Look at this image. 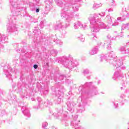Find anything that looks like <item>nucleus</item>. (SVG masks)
Wrapping results in <instances>:
<instances>
[{
  "instance_id": "obj_25",
  "label": "nucleus",
  "mask_w": 129,
  "mask_h": 129,
  "mask_svg": "<svg viewBox=\"0 0 129 129\" xmlns=\"http://www.w3.org/2000/svg\"><path fill=\"white\" fill-rule=\"evenodd\" d=\"M107 48L108 50H110V45L109 44H108Z\"/></svg>"
},
{
  "instance_id": "obj_11",
  "label": "nucleus",
  "mask_w": 129,
  "mask_h": 129,
  "mask_svg": "<svg viewBox=\"0 0 129 129\" xmlns=\"http://www.w3.org/2000/svg\"><path fill=\"white\" fill-rule=\"evenodd\" d=\"M128 28H129V24H123L122 26V30H123V29H127Z\"/></svg>"
},
{
  "instance_id": "obj_28",
  "label": "nucleus",
  "mask_w": 129,
  "mask_h": 129,
  "mask_svg": "<svg viewBox=\"0 0 129 129\" xmlns=\"http://www.w3.org/2000/svg\"><path fill=\"white\" fill-rule=\"evenodd\" d=\"M40 100H41V98H38V101L39 102H40Z\"/></svg>"
},
{
  "instance_id": "obj_10",
  "label": "nucleus",
  "mask_w": 129,
  "mask_h": 129,
  "mask_svg": "<svg viewBox=\"0 0 129 129\" xmlns=\"http://www.w3.org/2000/svg\"><path fill=\"white\" fill-rule=\"evenodd\" d=\"M33 32L34 33V34H36V35H40V34H41V30H40V29L34 30L33 31Z\"/></svg>"
},
{
  "instance_id": "obj_27",
  "label": "nucleus",
  "mask_w": 129,
  "mask_h": 129,
  "mask_svg": "<svg viewBox=\"0 0 129 129\" xmlns=\"http://www.w3.org/2000/svg\"><path fill=\"white\" fill-rule=\"evenodd\" d=\"M118 24L117 22H115V24H113V26H117Z\"/></svg>"
},
{
  "instance_id": "obj_6",
  "label": "nucleus",
  "mask_w": 129,
  "mask_h": 129,
  "mask_svg": "<svg viewBox=\"0 0 129 129\" xmlns=\"http://www.w3.org/2000/svg\"><path fill=\"white\" fill-rule=\"evenodd\" d=\"M98 52V48H94L92 50H91L89 52L90 55H94L95 54H96Z\"/></svg>"
},
{
  "instance_id": "obj_21",
  "label": "nucleus",
  "mask_w": 129,
  "mask_h": 129,
  "mask_svg": "<svg viewBox=\"0 0 129 129\" xmlns=\"http://www.w3.org/2000/svg\"><path fill=\"white\" fill-rule=\"evenodd\" d=\"M114 105H115V108L117 107L118 106V104L115 102H113Z\"/></svg>"
},
{
  "instance_id": "obj_13",
  "label": "nucleus",
  "mask_w": 129,
  "mask_h": 129,
  "mask_svg": "<svg viewBox=\"0 0 129 129\" xmlns=\"http://www.w3.org/2000/svg\"><path fill=\"white\" fill-rule=\"evenodd\" d=\"M120 51L121 53H124L125 52V48H124V47H121Z\"/></svg>"
},
{
  "instance_id": "obj_15",
  "label": "nucleus",
  "mask_w": 129,
  "mask_h": 129,
  "mask_svg": "<svg viewBox=\"0 0 129 129\" xmlns=\"http://www.w3.org/2000/svg\"><path fill=\"white\" fill-rule=\"evenodd\" d=\"M107 38H109V39H111V40H116V37H112L111 36H110V35H108L107 36Z\"/></svg>"
},
{
  "instance_id": "obj_32",
  "label": "nucleus",
  "mask_w": 129,
  "mask_h": 129,
  "mask_svg": "<svg viewBox=\"0 0 129 129\" xmlns=\"http://www.w3.org/2000/svg\"><path fill=\"white\" fill-rule=\"evenodd\" d=\"M89 84H91V83H89Z\"/></svg>"
},
{
  "instance_id": "obj_31",
  "label": "nucleus",
  "mask_w": 129,
  "mask_h": 129,
  "mask_svg": "<svg viewBox=\"0 0 129 129\" xmlns=\"http://www.w3.org/2000/svg\"><path fill=\"white\" fill-rule=\"evenodd\" d=\"M105 44V45H107V43H104Z\"/></svg>"
},
{
  "instance_id": "obj_24",
  "label": "nucleus",
  "mask_w": 129,
  "mask_h": 129,
  "mask_svg": "<svg viewBox=\"0 0 129 129\" xmlns=\"http://www.w3.org/2000/svg\"><path fill=\"white\" fill-rule=\"evenodd\" d=\"M33 67H34V69H37V68H38V65H37V64H34V65L33 66Z\"/></svg>"
},
{
  "instance_id": "obj_19",
  "label": "nucleus",
  "mask_w": 129,
  "mask_h": 129,
  "mask_svg": "<svg viewBox=\"0 0 129 129\" xmlns=\"http://www.w3.org/2000/svg\"><path fill=\"white\" fill-rule=\"evenodd\" d=\"M84 74H88V73H89V71L87 69L85 70L84 71Z\"/></svg>"
},
{
  "instance_id": "obj_20",
  "label": "nucleus",
  "mask_w": 129,
  "mask_h": 129,
  "mask_svg": "<svg viewBox=\"0 0 129 129\" xmlns=\"http://www.w3.org/2000/svg\"><path fill=\"white\" fill-rule=\"evenodd\" d=\"M1 41H5L6 40V37L5 36H2L1 38Z\"/></svg>"
},
{
  "instance_id": "obj_22",
  "label": "nucleus",
  "mask_w": 129,
  "mask_h": 129,
  "mask_svg": "<svg viewBox=\"0 0 129 129\" xmlns=\"http://www.w3.org/2000/svg\"><path fill=\"white\" fill-rule=\"evenodd\" d=\"M85 40V38H84V37H82L81 38V42H84V40Z\"/></svg>"
},
{
  "instance_id": "obj_17",
  "label": "nucleus",
  "mask_w": 129,
  "mask_h": 129,
  "mask_svg": "<svg viewBox=\"0 0 129 129\" xmlns=\"http://www.w3.org/2000/svg\"><path fill=\"white\" fill-rule=\"evenodd\" d=\"M40 27L41 28H44V22L43 21H41L40 23Z\"/></svg>"
},
{
  "instance_id": "obj_3",
  "label": "nucleus",
  "mask_w": 129,
  "mask_h": 129,
  "mask_svg": "<svg viewBox=\"0 0 129 129\" xmlns=\"http://www.w3.org/2000/svg\"><path fill=\"white\" fill-rule=\"evenodd\" d=\"M71 63H72V61H70L69 59H66L63 62V65L66 67H68V68H72V67H71Z\"/></svg>"
},
{
  "instance_id": "obj_30",
  "label": "nucleus",
  "mask_w": 129,
  "mask_h": 129,
  "mask_svg": "<svg viewBox=\"0 0 129 129\" xmlns=\"http://www.w3.org/2000/svg\"><path fill=\"white\" fill-rule=\"evenodd\" d=\"M123 36V35H122V36H119V37H122Z\"/></svg>"
},
{
  "instance_id": "obj_33",
  "label": "nucleus",
  "mask_w": 129,
  "mask_h": 129,
  "mask_svg": "<svg viewBox=\"0 0 129 129\" xmlns=\"http://www.w3.org/2000/svg\"><path fill=\"white\" fill-rule=\"evenodd\" d=\"M121 89H122V87H121Z\"/></svg>"
},
{
  "instance_id": "obj_5",
  "label": "nucleus",
  "mask_w": 129,
  "mask_h": 129,
  "mask_svg": "<svg viewBox=\"0 0 129 129\" xmlns=\"http://www.w3.org/2000/svg\"><path fill=\"white\" fill-rule=\"evenodd\" d=\"M79 27H82V24L80 23V22L78 21L76 23H75L74 25V27L75 29H78Z\"/></svg>"
},
{
  "instance_id": "obj_18",
  "label": "nucleus",
  "mask_w": 129,
  "mask_h": 129,
  "mask_svg": "<svg viewBox=\"0 0 129 129\" xmlns=\"http://www.w3.org/2000/svg\"><path fill=\"white\" fill-rule=\"evenodd\" d=\"M6 77H7L8 78H11V76H12V75H11V74H8V73H6Z\"/></svg>"
},
{
  "instance_id": "obj_29",
  "label": "nucleus",
  "mask_w": 129,
  "mask_h": 129,
  "mask_svg": "<svg viewBox=\"0 0 129 129\" xmlns=\"http://www.w3.org/2000/svg\"><path fill=\"white\" fill-rule=\"evenodd\" d=\"M58 101H61V99H58Z\"/></svg>"
},
{
  "instance_id": "obj_34",
  "label": "nucleus",
  "mask_w": 129,
  "mask_h": 129,
  "mask_svg": "<svg viewBox=\"0 0 129 129\" xmlns=\"http://www.w3.org/2000/svg\"><path fill=\"white\" fill-rule=\"evenodd\" d=\"M58 103H60V102H59Z\"/></svg>"
},
{
  "instance_id": "obj_14",
  "label": "nucleus",
  "mask_w": 129,
  "mask_h": 129,
  "mask_svg": "<svg viewBox=\"0 0 129 129\" xmlns=\"http://www.w3.org/2000/svg\"><path fill=\"white\" fill-rule=\"evenodd\" d=\"M48 125V123L47 122H44L42 123V127H46Z\"/></svg>"
},
{
  "instance_id": "obj_1",
  "label": "nucleus",
  "mask_w": 129,
  "mask_h": 129,
  "mask_svg": "<svg viewBox=\"0 0 129 129\" xmlns=\"http://www.w3.org/2000/svg\"><path fill=\"white\" fill-rule=\"evenodd\" d=\"M96 20H97V19L95 18V17H93L91 20V24L96 23L94 25L92 26L91 32L94 33H97V32L99 31V28H97V26H99V27L101 28V29H108V28L105 26L103 22H100V20L98 19V21H96Z\"/></svg>"
},
{
  "instance_id": "obj_16",
  "label": "nucleus",
  "mask_w": 129,
  "mask_h": 129,
  "mask_svg": "<svg viewBox=\"0 0 129 129\" xmlns=\"http://www.w3.org/2000/svg\"><path fill=\"white\" fill-rule=\"evenodd\" d=\"M57 44H58V45H62V44H63V42L61 41V40H57L56 42Z\"/></svg>"
},
{
  "instance_id": "obj_8",
  "label": "nucleus",
  "mask_w": 129,
  "mask_h": 129,
  "mask_svg": "<svg viewBox=\"0 0 129 129\" xmlns=\"http://www.w3.org/2000/svg\"><path fill=\"white\" fill-rule=\"evenodd\" d=\"M116 65L115 67H120V66H121V65H122V61H120V60H118L116 62Z\"/></svg>"
},
{
  "instance_id": "obj_26",
  "label": "nucleus",
  "mask_w": 129,
  "mask_h": 129,
  "mask_svg": "<svg viewBox=\"0 0 129 129\" xmlns=\"http://www.w3.org/2000/svg\"><path fill=\"white\" fill-rule=\"evenodd\" d=\"M36 12V13H39V12H40V9H37Z\"/></svg>"
},
{
  "instance_id": "obj_7",
  "label": "nucleus",
  "mask_w": 129,
  "mask_h": 129,
  "mask_svg": "<svg viewBox=\"0 0 129 129\" xmlns=\"http://www.w3.org/2000/svg\"><path fill=\"white\" fill-rule=\"evenodd\" d=\"M23 113H24V115H26L27 116H30V112L28 109H25V110H22Z\"/></svg>"
},
{
  "instance_id": "obj_9",
  "label": "nucleus",
  "mask_w": 129,
  "mask_h": 129,
  "mask_svg": "<svg viewBox=\"0 0 129 129\" xmlns=\"http://www.w3.org/2000/svg\"><path fill=\"white\" fill-rule=\"evenodd\" d=\"M124 20H125V18H124V17H118L117 18V22H123Z\"/></svg>"
},
{
  "instance_id": "obj_2",
  "label": "nucleus",
  "mask_w": 129,
  "mask_h": 129,
  "mask_svg": "<svg viewBox=\"0 0 129 129\" xmlns=\"http://www.w3.org/2000/svg\"><path fill=\"white\" fill-rule=\"evenodd\" d=\"M110 58L111 56H109V55L106 54L105 55H102L101 56L100 61L102 62L103 61H107V62H109L110 60H111Z\"/></svg>"
},
{
  "instance_id": "obj_4",
  "label": "nucleus",
  "mask_w": 129,
  "mask_h": 129,
  "mask_svg": "<svg viewBox=\"0 0 129 129\" xmlns=\"http://www.w3.org/2000/svg\"><path fill=\"white\" fill-rule=\"evenodd\" d=\"M119 76H120V73H119V72H116L114 74L113 79H114V80H116V79L118 78Z\"/></svg>"
},
{
  "instance_id": "obj_23",
  "label": "nucleus",
  "mask_w": 129,
  "mask_h": 129,
  "mask_svg": "<svg viewBox=\"0 0 129 129\" xmlns=\"http://www.w3.org/2000/svg\"><path fill=\"white\" fill-rule=\"evenodd\" d=\"M81 28H83V29H85V28H86V25H82V26H81Z\"/></svg>"
},
{
  "instance_id": "obj_12",
  "label": "nucleus",
  "mask_w": 129,
  "mask_h": 129,
  "mask_svg": "<svg viewBox=\"0 0 129 129\" xmlns=\"http://www.w3.org/2000/svg\"><path fill=\"white\" fill-rule=\"evenodd\" d=\"M60 28H62V24H59L57 26H55V30H57L58 29H60Z\"/></svg>"
}]
</instances>
